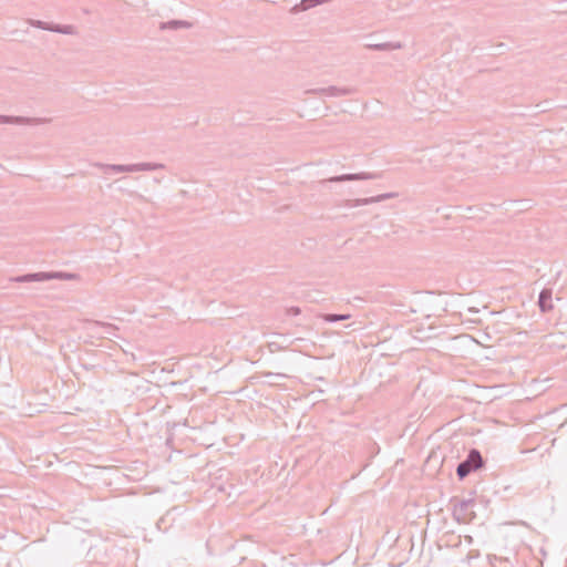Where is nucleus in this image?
Returning <instances> with one entry per match:
<instances>
[{
    "label": "nucleus",
    "mask_w": 567,
    "mask_h": 567,
    "mask_svg": "<svg viewBox=\"0 0 567 567\" xmlns=\"http://www.w3.org/2000/svg\"><path fill=\"white\" fill-rule=\"evenodd\" d=\"M485 465V461L481 452L476 449H471L466 457L461 461L456 466V475L460 481H463L471 473H474Z\"/></svg>",
    "instance_id": "nucleus-1"
},
{
    "label": "nucleus",
    "mask_w": 567,
    "mask_h": 567,
    "mask_svg": "<svg viewBox=\"0 0 567 567\" xmlns=\"http://www.w3.org/2000/svg\"><path fill=\"white\" fill-rule=\"evenodd\" d=\"M101 168L104 169L105 173H133V172H145V171H156L164 168V164L161 163H137V164H100Z\"/></svg>",
    "instance_id": "nucleus-2"
},
{
    "label": "nucleus",
    "mask_w": 567,
    "mask_h": 567,
    "mask_svg": "<svg viewBox=\"0 0 567 567\" xmlns=\"http://www.w3.org/2000/svg\"><path fill=\"white\" fill-rule=\"evenodd\" d=\"M75 276L73 274L63 272V271H41V272H33V274H25L21 276H17L11 278V281L14 282H38V281H49L52 279H60V280H69L74 278Z\"/></svg>",
    "instance_id": "nucleus-3"
},
{
    "label": "nucleus",
    "mask_w": 567,
    "mask_h": 567,
    "mask_svg": "<svg viewBox=\"0 0 567 567\" xmlns=\"http://www.w3.org/2000/svg\"><path fill=\"white\" fill-rule=\"evenodd\" d=\"M51 120L43 117H25V116H11V115H0V125L1 124H17V125H30L33 127H38L41 133L45 134L48 132L47 127Z\"/></svg>",
    "instance_id": "nucleus-4"
},
{
    "label": "nucleus",
    "mask_w": 567,
    "mask_h": 567,
    "mask_svg": "<svg viewBox=\"0 0 567 567\" xmlns=\"http://www.w3.org/2000/svg\"><path fill=\"white\" fill-rule=\"evenodd\" d=\"M453 517L458 523L468 524L476 517L474 499L453 501Z\"/></svg>",
    "instance_id": "nucleus-5"
},
{
    "label": "nucleus",
    "mask_w": 567,
    "mask_h": 567,
    "mask_svg": "<svg viewBox=\"0 0 567 567\" xmlns=\"http://www.w3.org/2000/svg\"><path fill=\"white\" fill-rule=\"evenodd\" d=\"M28 23L34 28L47 30L51 32L62 33V34H75L76 29L71 24H56L51 22H45L42 20L29 19Z\"/></svg>",
    "instance_id": "nucleus-6"
},
{
    "label": "nucleus",
    "mask_w": 567,
    "mask_h": 567,
    "mask_svg": "<svg viewBox=\"0 0 567 567\" xmlns=\"http://www.w3.org/2000/svg\"><path fill=\"white\" fill-rule=\"evenodd\" d=\"M354 92L351 87H338L334 85L328 86V87H317L307 90V94H316V95H327L332 97L343 96V95H350Z\"/></svg>",
    "instance_id": "nucleus-7"
},
{
    "label": "nucleus",
    "mask_w": 567,
    "mask_h": 567,
    "mask_svg": "<svg viewBox=\"0 0 567 567\" xmlns=\"http://www.w3.org/2000/svg\"><path fill=\"white\" fill-rule=\"evenodd\" d=\"M396 196H398L396 193H385V194H381V195L368 197V198L348 199L346 202V206L358 207V206L369 205V204H373V203H380L385 199L394 198Z\"/></svg>",
    "instance_id": "nucleus-8"
},
{
    "label": "nucleus",
    "mask_w": 567,
    "mask_h": 567,
    "mask_svg": "<svg viewBox=\"0 0 567 567\" xmlns=\"http://www.w3.org/2000/svg\"><path fill=\"white\" fill-rule=\"evenodd\" d=\"M379 177H381V175L378 173L342 174V175L330 177L329 179H327V182L339 183V182H348V181L377 179Z\"/></svg>",
    "instance_id": "nucleus-9"
},
{
    "label": "nucleus",
    "mask_w": 567,
    "mask_h": 567,
    "mask_svg": "<svg viewBox=\"0 0 567 567\" xmlns=\"http://www.w3.org/2000/svg\"><path fill=\"white\" fill-rule=\"evenodd\" d=\"M553 290L550 288H544L538 296V307L540 312H549L554 306L551 303Z\"/></svg>",
    "instance_id": "nucleus-10"
},
{
    "label": "nucleus",
    "mask_w": 567,
    "mask_h": 567,
    "mask_svg": "<svg viewBox=\"0 0 567 567\" xmlns=\"http://www.w3.org/2000/svg\"><path fill=\"white\" fill-rule=\"evenodd\" d=\"M364 48L373 51H393L402 49L403 44L401 42L367 43Z\"/></svg>",
    "instance_id": "nucleus-11"
},
{
    "label": "nucleus",
    "mask_w": 567,
    "mask_h": 567,
    "mask_svg": "<svg viewBox=\"0 0 567 567\" xmlns=\"http://www.w3.org/2000/svg\"><path fill=\"white\" fill-rule=\"evenodd\" d=\"M193 23L186 20H169L159 23L161 30H178V29H190Z\"/></svg>",
    "instance_id": "nucleus-12"
},
{
    "label": "nucleus",
    "mask_w": 567,
    "mask_h": 567,
    "mask_svg": "<svg viewBox=\"0 0 567 567\" xmlns=\"http://www.w3.org/2000/svg\"><path fill=\"white\" fill-rule=\"evenodd\" d=\"M320 317H321V319L323 321L333 323V322H339V321L348 320V319L351 318V315H349V313H341V315H337V313H322Z\"/></svg>",
    "instance_id": "nucleus-13"
},
{
    "label": "nucleus",
    "mask_w": 567,
    "mask_h": 567,
    "mask_svg": "<svg viewBox=\"0 0 567 567\" xmlns=\"http://www.w3.org/2000/svg\"><path fill=\"white\" fill-rule=\"evenodd\" d=\"M301 310L299 307H290L287 309V315L288 316H298L300 315Z\"/></svg>",
    "instance_id": "nucleus-14"
},
{
    "label": "nucleus",
    "mask_w": 567,
    "mask_h": 567,
    "mask_svg": "<svg viewBox=\"0 0 567 567\" xmlns=\"http://www.w3.org/2000/svg\"><path fill=\"white\" fill-rule=\"evenodd\" d=\"M96 323L106 329H116L112 323H104V322H96Z\"/></svg>",
    "instance_id": "nucleus-15"
},
{
    "label": "nucleus",
    "mask_w": 567,
    "mask_h": 567,
    "mask_svg": "<svg viewBox=\"0 0 567 567\" xmlns=\"http://www.w3.org/2000/svg\"><path fill=\"white\" fill-rule=\"evenodd\" d=\"M264 375L270 377V375H272V373L271 372H264Z\"/></svg>",
    "instance_id": "nucleus-16"
},
{
    "label": "nucleus",
    "mask_w": 567,
    "mask_h": 567,
    "mask_svg": "<svg viewBox=\"0 0 567 567\" xmlns=\"http://www.w3.org/2000/svg\"><path fill=\"white\" fill-rule=\"evenodd\" d=\"M276 375L282 377V378L287 377V374H282V373H277Z\"/></svg>",
    "instance_id": "nucleus-17"
},
{
    "label": "nucleus",
    "mask_w": 567,
    "mask_h": 567,
    "mask_svg": "<svg viewBox=\"0 0 567 567\" xmlns=\"http://www.w3.org/2000/svg\"><path fill=\"white\" fill-rule=\"evenodd\" d=\"M130 196H134L135 192H127Z\"/></svg>",
    "instance_id": "nucleus-18"
}]
</instances>
